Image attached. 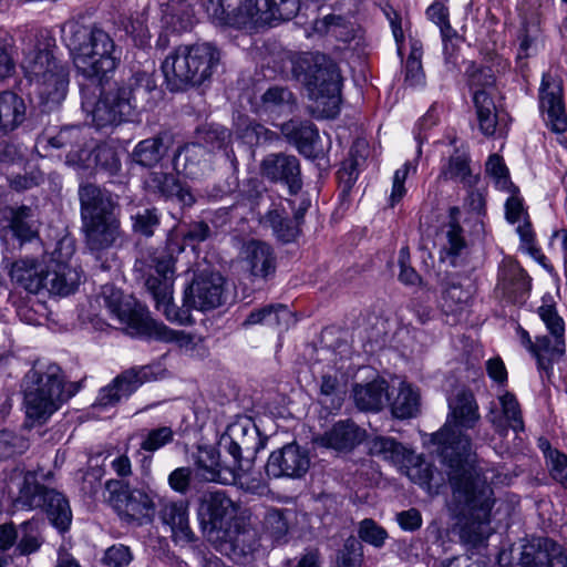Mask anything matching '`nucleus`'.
<instances>
[{
  "instance_id": "obj_9",
  "label": "nucleus",
  "mask_w": 567,
  "mask_h": 567,
  "mask_svg": "<svg viewBox=\"0 0 567 567\" xmlns=\"http://www.w3.org/2000/svg\"><path fill=\"white\" fill-rule=\"evenodd\" d=\"M220 61V53L210 43L179 45L162 63V71L171 92L186 91L210 79Z\"/></svg>"
},
{
  "instance_id": "obj_60",
  "label": "nucleus",
  "mask_w": 567,
  "mask_h": 567,
  "mask_svg": "<svg viewBox=\"0 0 567 567\" xmlns=\"http://www.w3.org/2000/svg\"><path fill=\"white\" fill-rule=\"evenodd\" d=\"M444 30L445 31L441 33L443 42L444 63L449 71H453L456 69L457 65V52L461 38L458 37L457 32L454 29L449 31V29L445 27Z\"/></svg>"
},
{
  "instance_id": "obj_35",
  "label": "nucleus",
  "mask_w": 567,
  "mask_h": 567,
  "mask_svg": "<svg viewBox=\"0 0 567 567\" xmlns=\"http://www.w3.org/2000/svg\"><path fill=\"white\" fill-rule=\"evenodd\" d=\"M362 440L360 429L350 420L337 422L329 431L318 436L317 444L337 451L352 450Z\"/></svg>"
},
{
  "instance_id": "obj_57",
  "label": "nucleus",
  "mask_w": 567,
  "mask_h": 567,
  "mask_svg": "<svg viewBox=\"0 0 567 567\" xmlns=\"http://www.w3.org/2000/svg\"><path fill=\"white\" fill-rule=\"evenodd\" d=\"M363 563L362 545L354 538H349L337 558L338 567H361Z\"/></svg>"
},
{
  "instance_id": "obj_6",
  "label": "nucleus",
  "mask_w": 567,
  "mask_h": 567,
  "mask_svg": "<svg viewBox=\"0 0 567 567\" xmlns=\"http://www.w3.org/2000/svg\"><path fill=\"white\" fill-rule=\"evenodd\" d=\"M291 73L306 89L315 115L327 118L338 115L341 75L331 58L320 52H305L292 60Z\"/></svg>"
},
{
  "instance_id": "obj_2",
  "label": "nucleus",
  "mask_w": 567,
  "mask_h": 567,
  "mask_svg": "<svg viewBox=\"0 0 567 567\" xmlns=\"http://www.w3.org/2000/svg\"><path fill=\"white\" fill-rule=\"evenodd\" d=\"M447 476L461 543L468 548L485 546L493 533L491 512L495 503L487 475L482 470H457L447 471Z\"/></svg>"
},
{
  "instance_id": "obj_47",
  "label": "nucleus",
  "mask_w": 567,
  "mask_h": 567,
  "mask_svg": "<svg viewBox=\"0 0 567 567\" xmlns=\"http://www.w3.org/2000/svg\"><path fill=\"white\" fill-rule=\"evenodd\" d=\"M262 106L266 111L278 113H290L296 105L293 93L284 86H271L261 96Z\"/></svg>"
},
{
  "instance_id": "obj_10",
  "label": "nucleus",
  "mask_w": 567,
  "mask_h": 567,
  "mask_svg": "<svg viewBox=\"0 0 567 567\" xmlns=\"http://www.w3.org/2000/svg\"><path fill=\"white\" fill-rule=\"evenodd\" d=\"M64 378L55 363H37L24 377V408L29 425L44 423L73 393L63 390Z\"/></svg>"
},
{
  "instance_id": "obj_61",
  "label": "nucleus",
  "mask_w": 567,
  "mask_h": 567,
  "mask_svg": "<svg viewBox=\"0 0 567 567\" xmlns=\"http://www.w3.org/2000/svg\"><path fill=\"white\" fill-rule=\"evenodd\" d=\"M470 300L468 291L464 290L458 285H451L443 293V306L446 311L460 312L467 306Z\"/></svg>"
},
{
  "instance_id": "obj_7",
  "label": "nucleus",
  "mask_w": 567,
  "mask_h": 567,
  "mask_svg": "<svg viewBox=\"0 0 567 567\" xmlns=\"http://www.w3.org/2000/svg\"><path fill=\"white\" fill-rule=\"evenodd\" d=\"M200 8L215 24L252 30L295 18L300 0H200Z\"/></svg>"
},
{
  "instance_id": "obj_63",
  "label": "nucleus",
  "mask_w": 567,
  "mask_h": 567,
  "mask_svg": "<svg viewBox=\"0 0 567 567\" xmlns=\"http://www.w3.org/2000/svg\"><path fill=\"white\" fill-rule=\"evenodd\" d=\"M95 162L110 174L117 173L121 167V162L115 150L110 146H100L96 148Z\"/></svg>"
},
{
  "instance_id": "obj_21",
  "label": "nucleus",
  "mask_w": 567,
  "mask_h": 567,
  "mask_svg": "<svg viewBox=\"0 0 567 567\" xmlns=\"http://www.w3.org/2000/svg\"><path fill=\"white\" fill-rule=\"evenodd\" d=\"M260 173L271 183H281L290 195H297L302 188L299 159L291 154L271 153L260 163Z\"/></svg>"
},
{
  "instance_id": "obj_50",
  "label": "nucleus",
  "mask_w": 567,
  "mask_h": 567,
  "mask_svg": "<svg viewBox=\"0 0 567 567\" xmlns=\"http://www.w3.org/2000/svg\"><path fill=\"white\" fill-rule=\"evenodd\" d=\"M230 138V132L219 125H204L196 131V142L209 152L223 147Z\"/></svg>"
},
{
  "instance_id": "obj_23",
  "label": "nucleus",
  "mask_w": 567,
  "mask_h": 567,
  "mask_svg": "<svg viewBox=\"0 0 567 567\" xmlns=\"http://www.w3.org/2000/svg\"><path fill=\"white\" fill-rule=\"evenodd\" d=\"M486 419L502 436H505L508 430L517 433L525 429L520 405L511 392H504L498 395L497 402L491 403Z\"/></svg>"
},
{
  "instance_id": "obj_32",
  "label": "nucleus",
  "mask_w": 567,
  "mask_h": 567,
  "mask_svg": "<svg viewBox=\"0 0 567 567\" xmlns=\"http://www.w3.org/2000/svg\"><path fill=\"white\" fill-rule=\"evenodd\" d=\"M159 518L163 524L169 526L175 543L184 545L195 542L196 536L189 527L186 502L177 501L163 504Z\"/></svg>"
},
{
  "instance_id": "obj_34",
  "label": "nucleus",
  "mask_w": 567,
  "mask_h": 567,
  "mask_svg": "<svg viewBox=\"0 0 567 567\" xmlns=\"http://www.w3.org/2000/svg\"><path fill=\"white\" fill-rule=\"evenodd\" d=\"M566 351L565 337L539 336L535 340L533 357L536 359L538 371L542 377L550 380L553 365L558 362Z\"/></svg>"
},
{
  "instance_id": "obj_24",
  "label": "nucleus",
  "mask_w": 567,
  "mask_h": 567,
  "mask_svg": "<svg viewBox=\"0 0 567 567\" xmlns=\"http://www.w3.org/2000/svg\"><path fill=\"white\" fill-rule=\"evenodd\" d=\"M195 474L203 482L229 484L237 480L234 463L223 465L219 452L214 446H198L194 456Z\"/></svg>"
},
{
  "instance_id": "obj_31",
  "label": "nucleus",
  "mask_w": 567,
  "mask_h": 567,
  "mask_svg": "<svg viewBox=\"0 0 567 567\" xmlns=\"http://www.w3.org/2000/svg\"><path fill=\"white\" fill-rule=\"evenodd\" d=\"M213 542L219 543L220 550L227 555L247 556L257 550L259 544L254 528L240 526L237 522L226 528Z\"/></svg>"
},
{
  "instance_id": "obj_18",
  "label": "nucleus",
  "mask_w": 567,
  "mask_h": 567,
  "mask_svg": "<svg viewBox=\"0 0 567 567\" xmlns=\"http://www.w3.org/2000/svg\"><path fill=\"white\" fill-rule=\"evenodd\" d=\"M81 220L118 219L117 197L106 188L87 183L79 187Z\"/></svg>"
},
{
  "instance_id": "obj_12",
  "label": "nucleus",
  "mask_w": 567,
  "mask_h": 567,
  "mask_svg": "<svg viewBox=\"0 0 567 567\" xmlns=\"http://www.w3.org/2000/svg\"><path fill=\"white\" fill-rule=\"evenodd\" d=\"M18 509L43 508L51 523L60 530L69 528L72 513L68 499L59 492L35 482L33 474H27L14 501Z\"/></svg>"
},
{
  "instance_id": "obj_43",
  "label": "nucleus",
  "mask_w": 567,
  "mask_h": 567,
  "mask_svg": "<svg viewBox=\"0 0 567 567\" xmlns=\"http://www.w3.org/2000/svg\"><path fill=\"white\" fill-rule=\"evenodd\" d=\"M470 162V156L465 153L453 154L440 176L445 181L461 183L465 188H472L480 182V175L473 172Z\"/></svg>"
},
{
  "instance_id": "obj_46",
  "label": "nucleus",
  "mask_w": 567,
  "mask_h": 567,
  "mask_svg": "<svg viewBox=\"0 0 567 567\" xmlns=\"http://www.w3.org/2000/svg\"><path fill=\"white\" fill-rule=\"evenodd\" d=\"M420 411V393L410 384L402 382L399 392L391 402V412L396 419L414 417Z\"/></svg>"
},
{
  "instance_id": "obj_4",
  "label": "nucleus",
  "mask_w": 567,
  "mask_h": 567,
  "mask_svg": "<svg viewBox=\"0 0 567 567\" xmlns=\"http://www.w3.org/2000/svg\"><path fill=\"white\" fill-rule=\"evenodd\" d=\"M481 420L477 401L467 390H461L449 400V413L444 425L433 433L431 442L449 471L482 470L466 461L472 441L466 431L473 430Z\"/></svg>"
},
{
  "instance_id": "obj_3",
  "label": "nucleus",
  "mask_w": 567,
  "mask_h": 567,
  "mask_svg": "<svg viewBox=\"0 0 567 567\" xmlns=\"http://www.w3.org/2000/svg\"><path fill=\"white\" fill-rule=\"evenodd\" d=\"M64 245V241H60L52 252L43 254L41 258L23 257L16 260L10 269L12 281L31 293L41 290L61 297L73 293L81 284L82 271L70 261L73 254L70 245L62 252Z\"/></svg>"
},
{
  "instance_id": "obj_25",
  "label": "nucleus",
  "mask_w": 567,
  "mask_h": 567,
  "mask_svg": "<svg viewBox=\"0 0 567 567\" xmlns=\"http://www.w3.org/2000/svg\"><path fill=\"white\" fill-rule=\"evenodd\" d=\"M240 258L255 278L269 280L276 274L277 256L274 248L265 241L251 239L245 243L240 250Z\"/></svg>"
},
{
  "instance_id": "obj_15",
  "label": "nucleus",
  "mask_w": 567,
  "mask_h": 567,
  "mask_svg": "<svg viewBox=\"0 0 567 567\" xmlns=\"http://www.w3.org/2000/svg\"><path fill=\"white\" fill-rule=\"evenodd\" d=\"M495 76L489 68H474L468 71V85L473 91V102L477 113L480 130L492 136L497 126L495 103L492 99Z\"/></svg>"
},
{
  "instance_id": "obj_41",
  "label": "nucleus",
  "mask_w": 567,
  "mask_h": 567,
  "mask_svg": "<svg viewBox=\"0 0 567 567\" xmlns=\"http://www.w3.org/2000/svg\"><path fill=\"white\" fill-rule=\"evenodd\" d=\"M291 321L292 313L287 306L281 303L268 305L251 311L243 322V327L262 324L274 329L286 330Z\"/></svg>"
},
{
  "instance_id": "obj_42",
  "label": "nucleus",
  "mask_w": 567,
  "mask_h": 567,
  "mask_svg": "<svg viewBox=\"0 0 567 567\" xmlns=\"http://www.w3.org/2000/svg\"><path fill=\"white\" fill-rule=\"evenodd\" d=\"M127 213L133 233L140 236L152 237L161 225V213L154 206H142L131 200L127 205Z\"/></svg>"
},
{
  "instance_id": "obj_22",
  "label": "nucleus",
  "mask_w": 567,
  "mask_h": 567,
  "mask_svg": "<svg viewBox=\"0 0 567 567\" xmlns=\"http://www.w3.org/2000/svg\"><path fill=\"white\" fill-rule=\"evenodd\" d=\"M148 381V368H132L118 374L109 385L102 388L95 400V408H109L130 396L138 386Z\"/></svg>"
},
{
  "instance_id": "obj_33",
  "label": "nucleus",
  "mask_w": 567,
  "mask_h": 567,
  "mask_svg": "<svg viewBox=\"0 0 567 567\" xmlns=\"http://www.w3.org/2000/svg\"><path fill=\"white\" fill-rule=\"evenodd\" d=\"M281 133L303 156H317L316 144L319 141V133L312 123L290 120L281 125Z\"/></svg>"
},
{
  "instance_id": "obj_26",
  "label": "nucleus",
  "mask_w": 567,
  "mask_h": 567,
  "mask_svg": "<svg viewBox=\"0 0 567 567\" xmlns=\"http://www.w3.org/2000/svg\"><path fill=\"white\" fill-rule=\"evenodd\" d=\"M519 567H567L561 547L548 538H536L524 545Z\"/></svg>"
},
{
  "instance_id": "obj_62",
  "label": "nucleus",
  "mask_w": 567,
  "mask_h": 567,
  "mask_svg": "<svg viewBox=\"0 0 567 567\" xmlns=\"http://www.w3.org/2000/svg\"><path fill=\"white\" fill-rule=\"evenodd\" d=\"M131 549L122 544L109 547L103 557L102 564L106 567H126L132 561Z\"/></svg>"
},
{
  "instance_id": "obj_29",
  "label": "nucleus",
  "mask_w": 567,
  "mask_h": 567,
  "mask_svg": "<svg viewBox=\"0 0 567 567\" xmlns=\"http://www.w3.org/2000/svg\"><path fill=\"white\" fill-rule=\"evenodd\" d=\"M145 187L150 193L164 199H176L183 206H192L195 203L190 189L183 186L181 181L171 173H150L145 179Z\"/></svg>"
},
{
  "instance_id": "obj_8",
  "label": "nucleus",
  "mask_w": 567,
  "mask_h": 567,
  "mask_svg": "<svg viewBox=\"0 0 567 567\" xmlns=\"http://www.w3.org/2000/svg\"><path fill=\"white\" fill-rule=\"evenodd\" d=\"M22 68L33 86L43 112L58 109L64 101L69 87V70L55 59L48 41H38L22 61Z\"/></svg>"
},
{
  "instance_id": "obj_55",
  "label": "nucleus",
  "mask_w": 567,
  "mask_h": 567,
  "mask_svg": "<svg viewBox=\"0 0 567 567\" xmlns=\"http://www.w3.org/2000/svg\"><path fill=\"white\" fill-rule=\"evenodd\" d=\"M174 440V431L169 426H159L150 430L144 436L141 449L154 453L159 449L172 443Z\"/></svg>"
},
{
  "instance_id": "obj_36",
  "label": "nucleus",
  "mask_w": 567,
  "mask_h": 567,
  "mask_svg": "<svg viewBox=\"0 0 567 567\" xmlns=\"http://www.w3.org/2000/svg\"><path fill=\"white\" fill-rule=\"evenodd\" d=\"M0 219L7 220L13 234L22 240H30L38 233L37 213L31 206L0 208Z\"/></svg>"
},
{
  "instance_id": "obj_14",
  "label": "nucleus",
  "mask_w": 567,
  "mask_h": 567,
  "mask_svg": "<svg viewBox=\"0 0 567 567\" xmlns=\"http://www.w3.org/2000/svg\"><path fill=\"white\" fill-rule=\"evenodd\" d=\"M106 488L110 493L109 503L123 520L136 525L152 522L155 505L147 493L138 488L131 489L113 480L106 483Z\"/></svg>"
},
{
  "instance_id": "obj_38",
  "label": "nucleus",
  "mask_w": 567,
  "mask_h": 567,
  "mask_svg": "<svg viewBox=\"0 0 567 567\" xmlns=\"http://www.w3.org/2000/svg\"><path fill=\"white\" fill-rule=\"evenodd\" d=\"M24 101L13 92H0V135L17 130L25 121Z\"/></svg>"
},
{
  "instance_id": "obj_58",
  "label": "nucleus",
  "mask_w": 567,
  "mask_h": 567,
  "mask_svg": "<svg viewBox=\"0 0 567 567\" xmlns=\"http://www.w3.org/2000/svg\"><path fill=\"white\" fill-rule=\"evenodd\" d=\"M358 534L361 540L377 548L382 547L388 538L386 530L371 518H365L360 523Z\"/></svg>"
},
{
  "instance_id": "obj_51",
  "label": "nucleus",
  "mask_w": 567,
  "mask_h": 567,
  "mask_svg": "<svg viewBox=\"0 0 567 567\" xmlns=\"http://www.w3.org/2000/svg\"><path fill=\"white\" fill-rule=\"evenodd\" d=\"M422 43L417 40L411 41V50L405 63V82L410 86H416L424 80L422 68Z\"/></svg>"
},
{
  "instance_id": "obj_37",
  "label": "nucleus",
  "mask_w": 567,
  "mask_h": 567,
  "mask_svg": "<svg viewBox=\"0 0 567 567\" xmlns=\"http://www.w3.org/2000/svg\"><path fill=\"white\" fill-rule=\"evenodd\" d=\"M125 91L132 106V115L137 107L145 109L151 104L154 92L157 90L154 78L147 72L135 73L126 84L118 86Z\"/></svg>"
},
{
  "instance_id": "obj_11",
  "label": "nucleus",
  "mask_w": 567,
  "mask_h": 567,
  "mask_svg": "<svg viewBox=\"0 0 567 567\" xmlns=\"http://www.w3.org/2000/svg\"><path fill=\"white\" fill-rule=\"evenodd\" d=\"M102 297L110 312L125 326L130 334L163 342H175L181 347L192 343L193 339L188 333L173 330L152 319L144 306L132 297H124L122 291L115 287L103 286Z\"/></svg>"
},
{
  "instance_id": "obj_54",
  "label": "nucleus",
  "mask_w": 567,
  "mask_h": 567,
  "mask_svg": "<svg viewBox=\"0 0 567 567\" xmlns=\"http://www.w3.org/2000/svg\"><path fill=\"white\" fill-rule=\"evenodd\" d=\"M321 403L331 410H339L343 402V393L339 380L333 375H322L320 384Z\"/></svg>"
},
{
  "instance_id": "obj_13",
  "label": "nucleus",
  "mask_w": 567,
  "mask_h": 567,
  "mask_svg": "<svg viewBox=\"0 0 567 567\" xmlns=\"http://www.w3.org/2000/svg\"><path fill=\"white\" fill-rule=\"evenodd\" d=\"M219 446L231 457L238 471H248L256 454L264 447L257 426L250 419H238L227 426Z\"/></svg>"
},
{
  "instance_id": "obj_19",
  "label": "nucleus",
  "mask_w": 567,
  "mask_h": 567,
  "mask_svg": "<svg viewBox=\"0 0 567 567\" xmlns=\"http://www.w3.org/2000/svg\"><path fill=\"white\" fill-rule=\"evenodd\" d=\"M237 511V504L224 491L209 492L204 496L202 512L209 540L234 525Z\"/></svg>"
},
{
  "instance_id": "obj_44",
  "label": "nucleus",
  "mask_w": 567,
  "mask_h": 567,
  "mask_svg": "<svg viewBox=\"0 0 567 567\" xmlns=\"http://www.w3.org/2000/svg\"><path fill=\"white\" fill-rule=\"evenodd\" d=\"M372 455L382 457L395 465H406L413 460V453L392 437L377 436L369 442Z\"/></svg>"
},
{
  "instance_id": "obj_56",
  "label": "nucleus",
  "mask_w": 567,
  "mask_h": 567,
  "mask_svg": "<svg viewBox=\"0 0 567 567\" xmlns=\"http://www.w3.org/2000/svg\"><path fill=\"white\" fill-rule=\"evenodd\" d=\"M28 449L29 442L24 437L8 430L0 431V458L22 454Z\"/></svg>"
},
{
  "instance_id": "obj_49",
  "label": "nucleus",
  "mask_w": 567,
  "mask_h": 567,
  "mask_svg": "<svg viewBox=\"0 0 567 567\" xmlns=\"http://www.w3.org/2000/svg\"><path fill=\"white\" fill-rule=\"evenodd\" d=\"M360 148H365L364 143H355L350 151V159L343 163L338 171V178L343 186V192H349L355 183L359 175V166L364 162V156L360 153Z\"/></svg>"
},
{
  "instance_id": "obj_17",
  "label": "nucleus",
  "mask_w": 567,
  "mask_h": 567,
  "mask_svg": "<svg viewBox=\"0 0 567 567\" xmlns=\"http://www.w3.org/2000/svg\"><path fill=\"white\" fill-rule=\"evenodd\" d=\"M309 452L296 442L271 452L266 464L270 477L301 478L310 468Z\"/></svg>"
},
{
  "instance_id": "obj_52",
  "label": "nucleus",
  "mask_w": 567,
  "mask_h": 567,
  "mask_svg": "<svg viewBox=\"0 0 567 567\" xmlns=\"http://www.w3.org/2000/svg\"><path fill=\"white\" fill-rule=\"evenodd\" d=\"M286 511L270 508L264 517L265 533L277 543L285 540L288 533V520L285 516Z\"/></svg>"
},
{
  "instance_id": "obj_59",
  "label": "nucleus",
  "mask_w": 567,
  "mask_h": 567,
  "mask_svg": "<svg viewBox=\"0 0 567 567\" xmlns=\"http://www.w3.org/2000/svg\"><path fill=\"white\" fill-rule=\"evenodd\" d=\"M546 465L550 477L567 488V455L560 451H549Z\"/></svg>"
},
{
  "instance_id": "obj_27",
  "label": "nucleus",
  "mask_w": 567,
  "mask_h": 567,
  "mask_svg": "<svg viewBox=\"0 0 567 567\" xmlns=\"http://www.w3.org/2000/svg\"><path fill=\"white\" fill-rule=\"evenodd\" d=\"M82 231L86 249L100 258L120 239L121 221L120 219L82 221Z\"/></svg>"
},
{
  "instance_id": "obj_30",
  "label": "nucleus",
  "mask_w": 567,
  "mask_h": 567,
  "mask_svg": "<svg viewBox=\"0 0 567 567\" xmlns=\"http://www.w3.org/2000/svg\"><path fill=\"white\" fill-rule=\"evenodd\" d=\"M497 289L509 301L522 302L530 289V279L516 261L504 260L498 271Z\"/></svg>"
},
{
  "instance_id": "obj_39",
  "label": "nucleus",
  "mask_w": 567,
  "mask_h": 567,
  "mask_svg": "<svg viewBox=\"0 0 567 567\" xmlns=\"http://www.w3.org/2000/svg\"><path fill=\"white\" fill-rule=\"evenodd\" d=\"M388 382L384 379H375L367 384H355L353 398L357 406L363 411H380L389 401Z\"/></svg>"
},
{
  "instance_id": "obj_5",
  "label": "nucleus",
  "mask_w": 567,
  "mask_h": 567,
  "mask_svg": "<svg viewBox=\"0 0 567 567\" xmlns=\"http://www.w3.org/2000/svg\"><path fill=\"white\" fill-rule=\"evenodd\" d=\"M62 33L78 73L85 79L100 84L106 74L118 66L121 49L103 29L70 20L63 25Z\"/></svg>"
},
{
  "instance_id": "obj_64",
  "label": "nucleus",
  "mask_w": 567,
  "mask_h": 567,
  "mask_svg": "<svg viewBox=\"0 0 567 567\" xmlns=\"http://www.w3.org/2000/svg\"><path fill=\"white\" fill-rule=\"evenodd\" d=\"M192 475L190 467H177L168 475V485L173 491L184 495L189 491Z\"/></svg>"
},
{
  "instance_id": "obj_45",
  "label": "nucleus",
  "mask_w": 567,
  "mask_h": 567,
  "mask_svg": "<svg viewBox=\"0 0 567 567\" xmlns=\"http://www.w3.org/2000/svg\"><path fill=\"white\" fill-rule=\"evenodd\" d=\"M166 151L164 138L156 135L138 142L132 152V157L141 166L153 167L163 159Z\"/></svg>"
},
{
  "instance_id": "obj_28",
  "label": "nucleus",
  "mask_w": 567,
  "mask_h": 567,
  "mask_svg": "<svg viewBox=\"0 0 567 567\" xmlns=\"http://www.w3.org/2000/svg\"><path fill=\"white\" fill-rule=\"evenodd\" d=\"M212 155L199 143H186L179 146L173 156V167L177 174L196 178L212 169Z\"/></svg>"
},
{
  "instance_id": "obj_48",
  "label": "nucleus",
  "mask_w": 567,
  "mask_h": 567,
  "mask_svg": "<svg viewBox=\"0 0 567 567\" xmlns=\"http://www.w3.org/2000/svg\"><path fill=\"white\" fill-rule=\"evenodd\" d=\"M19 542L17 550L21 555H30L35 553L41 547L42 540L40 538V520L31 518L19 526Z\"/></svg>"
},
{
  "instance_id": "obj_16",
  "label": "nucleus",
  "mask_w": 567,
  "mask_h": 567,
  "mask_svg": "<svg viewBox=\"0 0 567 567\" xmlns=\"http://www.w3.org/2000/svg\"><path fill=\"white\" fill-rule=\"evenodd\" d=\"M125 91L114 87L101 93L100 99L94 103L89 99L82 102L83 109L91 113L92 122L97 128L111 125H118L132 117V106Z\"/></svg>"
},
{
  "instance_id": "obj_53",
  "label": "nucleus",
  "mask_w": 567,
  "mask_h": 567,
  "mask_svg": "<svg viewBox=\"0 0 567 567\" xmlns=\"http://www.w3.org/2000/svg\"><path fill=\"white\" fill-rule=\"evenodd\" d=\"M538 315L553 337H565V322L558 315L551 297H544Z\"/></svg>"
},
{
  "instance_id": "obj_40",
  "label": "nucleus",
  "mask_w": 567,
  "mask_h": 567,
  "mask_svg": "<svg viewBox=\"0 0 567 567\" xmlns=\"http://www.w3.org/2000/svg\"><path fill=\"white\" fill-rule=\"evenodd\" d=\"M260 223L271 228L276 238L285 244L293 241L300 235V226L287 216L281 205H272Z\"/></svg>"
},
{
  "instance_id": "obj_20",
  "label": "nucleus",
  "mask_w": 567,
  "mask_h": 567,
  "mask_svg": "<svg viewBox=\"0 0 567 567\" xmlns=\"http://www.w3.org/2000/svg\"><path fill=\"white\" fill-rule=\"evenodd\" d=\"M539 107L546 115L545 121L553 132L567 130V115L563 102V81L559 76L545 73L539 87Z\"/></svg>"
},
{
  "instance_id": "obj_1",
  "label": "nucleus",
  "mask_w": 567,
  "mask_h": 567,
  "mask_svg": "<svg viewBox=\"0 0 567 567\" xmlns=\"http://www.w3.org/2000/svg\"><path fill=\"white\" fill-rule=\"evenodd\" d=\"M184 247L168 239L166 246L143 256L135 262V270L145 279V288L155 301V307L171 322L192 323L190 310L215 309L225 300V279L218 272H200L185 289L183 306L173 305L175 262Z\"/></svg>"
}]
</instances>
